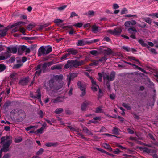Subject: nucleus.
Here are the masks:
<instances>
[{
	"label": "nucleus",
	"mask_w": 158,
	"mask_h": 158,
	"mask_svg": "<svg viewBox=\"0 0 158 158\" xmlns=\"http://www.w3.org/2000/svg\"><path fill=\"white\" fill-rule=\"evenodd\" d=\"M35 26V25L32 24H30L27 27V29L29 30H31Z\"/></svg>",
	"instance_id": "79ce46f5"
},
{
	"label": "nucleus",
	"mask_w": 158,
	"mask_h": 158,
	"mask_svg": "<svg viewBox=\"0 0 158 158\" xmlns=\"http://www.w3.org/2000/svg\"><path fill=\"white\" fill-rule=\"evenodd\" d=\"M120 130L117 127H114L112 130V131L115 134H118L120 131Z\"/></svg>",
	"instance_id": "c756f323"
},
{
	"label": "nucleus",
	"mask_w": 158,
	"mask_h": 158,
	"mask_svg": "<svg viewBox=\"0 0 158 158\" xmlns=\"http://www.w3.org/2000/svg\"><path fill=\"white\" fill-rule=\"evenodd\" d=\"M82 129L83 132L86 134L91 135H93V133L90 131L86 127H82Z\"/></svg>",
	"instance_id": "412c9836"
},
{
	"label": "nucleus",
	"mask_w": 158,
	"mask_h": 158,
	"mask_svg": "<svg viewBox=\"0 0 158 158\" xmlns=\"http://www.w3.org/2000/svg\"><path fill=\"white\" fill-rule=\"evenodd\" d=\"M102 145L105 149L109 150V151L111 152L113 151V149L108 144L106 143H102Z\"/></svg>",
	"instance_id": "a211bd4d"
},
{
	"label": "nucleus",
	"mask_w": 158,
	"mask_h": 158,
	"mask_svg": "<svg viewBox=\"0 0 158 158\" xmlns=\"http://www.w3.org/2000/svg\"><path fill=\"white\" fill-rule=\"evenodd\" d=\"M102 112V109L99 107L96 108L95 112L97 113H100Z\"/></svg>",
	"instance_id": "0e129e2a"
},
{
	"label": "nucleus",
	"mask_w": 158,
	"mask_h": 158,
	"mask_svg": "<svg viewBox=\"0 0 158 158\" xmlns=\"http://www.w3.org/2000/svg\"><path fill=\"white\" fill-rule=\"evenodd\" d=\"M99 60H92V63L89 64V65L90 66H92L94 65L97 66L99 64Z\"/></svg>",
	"instance_id": "a878e982"
},
{
	"label": "nucleus",
	"mask_w": 158,
	"mask_h": 158,
	"mask_svg": "<svg viewBox=\"0 0 158 158\" xmlns=\"http://www.w3.org/2000/svg\"><path fill=\"white\" fill-rule=\"evenodd\" d=\"M63 22V20L59 19H55L54 21L55 23H61Z\"/></svg>",
	"instance_id": "69168bd1"
},
{
	"label": "nucleus",
	"mask_w": 158,
	"mask_h": 158,
	"mask_svg": "<svg viewBox=\"0 0 158 158\" xmlns=\"http://www.w3.org/2000/svg\"><path fill=\"white\" fill-rule=\"evenodd\" d=\"M17 49L16 47H8L7 51L6 52H8L9 54H10V52L13 53H15L17 52Z\"/></svg>",
	"instance_id": "4468645a"
},
{
	"label": "nucleus",
	"mask_w": 158,
	"mask_h": 158,
	"mask_svg": "<svg viewBox=\"0 0 158 158\" xmlns=\"http://www.w3.org/2000/svg\"><path fill=\"white\" fill-rule=\"evenodd\" d=\"M42 55H46L45 48L43 46H41L40 48L38 53V55L39 56H40Z\"/></svg>",
	"instance_id": "ddd939ff"
},
{
	"label": "nucleus",
	"mask_w": 158,
	"mask_h": 158,
	"mask_svg": "<svg viewBox=\"0 0 158 158\" xmlns=\"http://www.w3.org/2000/svg\"><path fill=\"white\" fill-rule=\"evenodd\" d=\"M107 60L106 56H104L102 57L101 58L99 59V62H102V61H105Z\"/></svg>",
	"instance_id": "864d4df0"
},
{
	"label": "nucleus",
	"mask_w": 158,
	"mask_h": 158,
	"mask_svg": "<svg viewBox=\"0 0 158 158\" xmlns=\"http://www.w3.org/2000/svg\"><path fill=\"white\" fill-rule=\"evenodd\" d=\"M37 95L36 97L34 96V97L36 98H37L38 99H40L41 97V94L40 92V90L39 89H38L37 91Z\"/></svg>",
	"instance_id": "e433bc0d"
},
{
	"label": "nucleus",
	"mask_w": 158,
	"mask_h": 158,
	"mask_svg": "<svg viewBox=\"0 0 158 158\" xmlns=\"http://www.w3.org/2000/svg\"><path fill=\"white\" fill-rule=\"evenodd\" d=\"M143 151L144 152H145L147 153H150V149L145 147H143Z\"/></svg>",
	"instance_id": "603ef678"
},
{
	"label": "nucleus",
	"mask_w": 158,
	"mask_h": 158,
	"mask_svg": "<svg viewBox=\"0 0 158 158\" xmlns=\"http://www.w3.org/2000/svg\"><path fill=\"white\" fill-rule=\"evenodd\" d=\"M138 41L143 47H146L147 46V44L145 43L144 41L142 40H138Z\"/></svg>",
	"instance_id": "473e14b6"
},
{
	"label": "nucleus",
	"mask_w": 158,
	"mask_h": 158,
	"mask_svg": "<svg viewBox=\"0 0 158 158\" xmlns=\"http://www.w3.org/2000/svg\"><path fill=\"white\" fill-rule=\"evenodd\" d=\"M63 83L62 82H61L60 83L59 86H57L56 87L55 86L53 89V90L54 91L59 90L63 86Z\"/></svg>",
	"instance_id": "b1692460"
},
{
	"label": "nucleus",
	"mask_w": 158,
	"mask_h": 158,
	"mask_svg": "<svg viewBox=\"0 0 158 158\" xmlns=\"http://www.w3.org/2000/svg\"><path fill=\"white\" fill-rule=\"evenodd\" d=\"M19 31H20V32L24 35H26V34L25 33V29L24 28L19 27Z\"/></svg>",
	"instance_id": "a19ab883"
},
{
	"label": "nucleus",
	"mask_w": 158,
	"mask_h": 158,
	"mask_svg": "<svg viewBox=\"0 0 158 158\" xmlns=\"http://www.w3.org/2000/svg\"><path fill=\"white\" fill-rule=\"evenodd\" d=\"M135 66H135L136 69H137L139 70H140V71H141L142 72H145V71L142 68L139 67L137 65H136L135 64Z\"/></svg>",
	"instance_id": "052dcab7"
},
{
	"label": "nucleus",
	"mask_w": 158,
	"mask_h": 158,
	"mask_svg": "<svg viewBox=\"0 0 158 158\" xmlns=\"http://www.w3.org/2000/svg\"><path fill=\"white\" fill-rule=\"evenodd\" d=\"M25 24V22H23L21 21H19L16 23V26H19L20 27L21 26V24H22L23 25H24Z\"/></svg>",
	"instance_id": "6e6d98bb"
},
{
	"label": "nucleus",
	"mask_w": 158,
	"mask_h": 158,
	"mask_svg": "<svg viewBox=\"0 0 158 158\" xmlns=\"http://www.w3.org/2000/svg\"><path fill=\"white\" fill-rule=\"evenodd\" d=\"M136 23L135 21L132 20L130 21H127L125 22L124 25L127 27H131V26L135 25Z\"/></svg>",
	"instance_id": "9b49d317"
},
{
	"label": "nucleus",
	"mask_w": 158,
	"mask_h": 158,
	"mask_svg": "<svg viewBox=\"0 0 158 158\" xmlns=\"http://www.w3.org/2000/svg\"><path fill=\"white\" fill-rule=\"evenodd\" d=\"M63 111V109L61 108H59L56 109L55 111V112L57 114H60Z\"/></svg>",
	"instance_id": "72a5a7b5"
},
{
	"label": "nucleus",
	"mask_w": 158,
	"mask_h": 158,
	"mask_svg": "<svg viewBox=\"0 0 158 158\" xmlns=\"http://www.w3.org/2000/svg\"><path fill=\"white\" fill-rule=\"evenodd\" d=\"M92 32L94 33L97 32L98 30V27L96 25H93L92 27Z\"/></svg>",
	"instance_id": "7c9ffc66"
},
{
	"label": "nucleus",
	"mask_w": 158,
	"mask_h": 158,
	"mask_svg": "<svg viewBox=\"0 0 158 158\" xmlns=\"http://www.w3.org/2000/svg\"><path fill=\"white\" fill-rule=\"evenodd\" d=\"M17 74L15 73H13L10 75V78L13 81H15L17 78Z\"/></svg>",
	"instance_id": "5701e85b"
},
{
	"label": "nucleus",
	"mask_w": 158,
	"mask_h": 158,
	"mask_svg": "<svg viewBox=\"0 0 158 158\" xmlns=\"http://www.w3.org/2000/svg\"><path fill=\"white\" fill-rule=\"evenodd\" d=\"M85 44V42L84 40H78L76 43L77 46L84 45Z\"/></svg>",
	"instance_id": "c85d7f7f"
},
{
	"label": "nucleus",
	"mask_w": 158,
	"mask_h": 158,
	"mask_svg": "<svg viewBox=\"0 0 158 158\" xmlns=\"http://www.w3.org/2000/svg\"><path fill=\"white\" fill-rule=\"evenodd\" d=\"M138 26L141 28H144L146 27V24L144 22H141V24H138Z\"/></svg>",
	"instance_id": "a18cd8bd"
},
{
	"label": "nucleus",
	"mask_w": 158,
	"mask_h": 158,
	"mask_svg": "<svg viewBox=\"0 0 158 158\" xmlns=\"http://www.w3.org/2000/svg\"><path fill=\"white\" fill-rule=\"evenodd\" d=\"M128 59L130 61H131L132 60H134L136 62L137 64L139 65H140L141 63L139 60L138 59H136L135 57L133 56H129L128 57Z\"/></svg>",
	"instance_id": "aec40b11"
},
{
	"label": "nucleus",
	"mask_w": 158,
	"mask_h": 158,
	"mask_svg": "<svg viewBox=\"0 0 158 158\" xmlns=\"http://www.w3.org/2000/svg\"><path fill=\"white\" fill-rule=\"evenodd\" d=\"M128 31L129 33L131 34L130 37L134 39H136L135 35L137 32V30L134 27H132L128 29Z\"/></svg>",
	"instance_id": "6e6552de"
},
{
	"label": "nucleus",
	"mask_w": 158,
	"mask_h": 158,
	"mask_svg": "<svg viewBox=\"0 0 158 158\" xmlns=\"http://www.w3.org/2000/svg\"><path fill=\"white\" fill-rule=\"evenodd\" d=\"M8 26L6 27L5 29L2 30H0V37H3L6 34V32L8 30Z\"/></svg>",
	"instance_id": "dca6fc26"
},
{
	"label": "nucleus",
	"mask_w": 158,
	"mask_h": 158,
	"mask_svg": "<svg viewBox=\"0 0 158 158\" xmlns=\"http://www.w3.org/2000/svg\"><path fill=\"white\" fill-rule=\"evenodd\" d=\"M78 73H73L70 74L69 76H68L67 80L68 81V85L69 87L70 83L71 80H73L74 78L77 77Z\"/></svg>",
	"instance_id": "9d476101"
},
{
	"label": "nucleus",
	"mask_w": 158,
	"mask_h": 158,
	"mask_svg": "<svg viewBox=\"0 0 158 158\" xmlns=\"http://www.w3.org/2000/svg\"><path fill=\"white\" fill-rule=\"evenodd\" d=\"M63 77L62 75H56L54 76V79L56 80H62Z\"/></svg>",
	"instance_id": "393cba45"
},
{
	"label": "nucleus",
	"mask_w": 158,
	"mask_h": 158,
	"mask_svg": "<svg viewBox=\"0 0 158 158\" xmlns=\"http://www.w3.org/2000/svg\"><path fill=\"white\" fill-rule=\"evenodd\" d=\"M67 5H64L61 7H58V9L60 10H63L67 7Z\"/></svg>",
	"instance_id": "338daca9"
},
{
	"label": "nucleus",
	"mask_w": 158,
	"mask_h": 158,
	"mask_svg": "<svg viewBox=\"0 0 158 158\" xmlns=\"http://www.w3.org/2000/svg\"><path fill=\"white\" fill-rule=\"evenodd\" d=\"M0 139V143L3 144L2 148L0 150V154H2V152H6L9 150V147L12 143V139L11 137L6 136L2 137Z\"/></svg>",
	"instance_id": "f257e3e1"
},
{
	"label": "nucleus",
	"mask_w": 158,
	"mask_h": 158,
	"mask_svg": "<svg viewBox=\"0 0 158 158\" xmlns=\"http://www.w3.org/2000/svg\"><path fill=\"white\" fill-rule=\"evenodd\" d=\"M90 78L92 82V90L94 92L97 91L98 90V88L99 89V86L96 84V82L94 80L92 77H90Z\"/></svg>",
	"instance_id": "1a4fd4ad"
},
{
	"label": "nucleus",
	"mask_w": 158,
	"mask_h": 158,
	"mask_svg": "<svg viewBox=\"0 0 158 158\" xmlns=\"http://www.w3.org/2000/svg\"><path fill=\"white\" fill-rule=\"evenodd\" d=\"M100 53H103L106 56V55H109L112 53V51L109 48L105 47H102L99 49Z\"/></svg>",
	"instance_id": "20e7f679"
},
{
	"label": "nucleus",
	"mask_w": 158,
	"mask_h": 158,
	"mask_svg": "<svg viewBox=\"0 0 158 158\" xmlns=\"http://www.w3.org/2000/svg\"><path fill=\"white\" fill-rule=\"evenodd\" d=\"M147 15L149 16H152V17H155L156 18H158V13L150 14Z\"/></svg>",
	"instance_id": "c03bdc74"
},
{
	"label": "nucleus",
	"mask_w": 158,
	"mask_h": 158,
	"mask_svg": "<svg viewBox=\"0 0 158 158\" xmlns=\"http://www.w3.org/2000/svg\"><path fill=\"white\" fill-rule=\"evenodd\" d=\"M27 48L25 46H22L20 47L19 49V51L21 50L22 51H25Z\"/></svg>",
	"instance_id": "4d7b16f0"
},
{
	"label": "nucleus",
	"mask_w": 158,
	"mask_h": 158,
	"mask_svg": "<svg viewBox=\"0 0 158 158\" xmlns=\"http://www.w3.org/2000/svg\"><path fill=\"white\" fill-rule=\"evenodd\" d=\"M44 130V127H41L40 129H38L37 130L36 132L37 133H40V134H42L43 133V131Z\"/></svg>",
	"instance_id": "8fccbe9b"
},
{
	"label": "nucleus",
	"mask_w": 158,
	"mask_h": 158,
	"mask_svg": "<svg viewBox=\"0 0 158 158\" xmlns=\"http://www.w3.org/2000/svg\"><path fill=\"white\" fill-rule=\"evenodd\" d=\"M122 30L121 27H117L114 30H109L107 32L114 36L118 35L121 33Z\"/></svg>",
	"instance_id": "39448f33"
},
{
	"label": "nucleus",
	"mask_w": 158,
	"mask_h": 158,
	"mask_svg": "<svg viewBox=\"0 0 158 158\" xmlns=\"http://www.w3.org/2000/svg\"><path fill=\"white\" fill-rule=\"evenodd\" d=\"M56 143H54L52 142H48L45 143V145L47 147H51L56 146Z\"/></svg>",
	"instance_id": "2f4dec72"
},
{
	"label": "nucleus",
	"mask_w": 158,
	"mask_h": 158,
	"mask_svg": "<svg viewBox=\"0 0 158 158\" xmlns=\"http://www.w3.org/2000/svg\"><path fill=\"white\" fill-rule=\"evenodd\" d=\"M61 66L60 65H54L51 67V69L52 70L56 69L59 70L61 69Z\"/></svg>",
	"instance_id": "bb28decb"
},
{
	"label": "nucleus",
	"mask_w": 158,
	"mask_h": 158,
	"mask_svg": "<svg viewBox=\"0 0 158 158\" xmlns=\"http://www.w3.org/2000/svg\"><path fill=\"white\" fill-rule=\"evenodd\" d=\"M22 65V64H18L15 65L13 66L14 69H18L21 67Z\"/></svg>",
	"instance_id": "13d9d810"
},
{
	"label": "nucleus",
	"mask_w": 158,
	"mask_h": 158,
	"mask_svg": "<svg viewBox=\"0 0 158 158\" xmlns=\"http://www.w3.org/2000/svg\"><path fill=\"white\" fill-rule=\"evenodd\" d=\"M94 14V12L93 11H89L88 12V14H85L86 15H88L90 16H93Z\"/></svg>",
	"instance_id": "37998d69"
},
{
	"label": "nucleus",
	"mask_w": 158,
	"mask_h": 158,
	"mask_svg": "<svg viewBox=\"0 0 158 158\" xmlns=\"http://www.w3.org/2000/svg\"><path fill=\"white\" fill-rule=\"evenodd\" d=\"M87 106L85 103H83L81 105V110L82 111H85L86 110Z\"/></svg>",
	"instance_id": "58836bf2"
},
{
	"label": "nucleus",
	"mask_w": 158,
	"mask_h": 158,
	"mask_svg": "<svg viewBox=\"0 0 158 158\" xmlns=\"http://www.w3.org/2000/svg\"><path fill=\"white\" fill-rule=\"evenodd\" d=\"M115 73L114 72H112L111 73L110 76H109L107 74H105L103 75V79L104 81L105 82L106 80L112 81L115 78Z\"/></svg>",
	"instance_id": "0eeeda50"
},
{
	"label": "nucleus",
	"mask_w": 158,
	"mask_h": 158,
	"mask_svg": "<svg viewBox=\"0 0 158 158\" xmlns=\"http://www.w3.org/2000/svg\"><path fill=\"white\" fill-rule=\"evenodd\" d=\"M87 106H91L92 105V103L91 102L89 101H85L84 102Z\"/></svg>",
	"instance_id": "de8ad7c7"
},
{
	"label": "nucleus",
	"mask_w": 158,
	"mask_h": 158,
	"mask_svg": "<svg viewBox=\"0 0 158 158\" xmlns=\"http://www.w3.org/2000/svg\"><path fill=\"white\" fill-rule=\"evenodd\" d=\"M103 95V93L102 92L101 90L99 88V94L98 95V98H100Z\"/></svg>",
	"instance_id": "e2e57ef3"
},
{
	"label": "nucleus",
	"mask_w": 158,
	"mask_h": 158,
	"mask_svg": "<svg viewBox=\"0 0 158 158\" xmlns=\"http://www.w3.org/2000/svg\"><path fill=\"white\" fill-rule=\"evenodd\" d=\"M57 99L59 102H62L64 101V97H57Z\"/></svg>",
	"instance_id": "5fc2aeb1"
},
{
	"label": "nucleus",
	"mask_w": 158,
	"mask_h": 158,
	"mask_svg": "<svg viewBox=\"0 0 158 158\" xmlns=\"http://www.w3.org/2000/svg\"><path fill=\"white\" fill-rule=\"evenodd\" d=\"M54 81L53 79H51L49 81V85L50 88L52 89H53L55 86L54 84Z\"/></svg>",
	"instance_id": "4be33fe9"
},
{
	"label": "nucleus",
	"mask_w": 158,
	"mask_h": 158,
	"mask_svg": "<svg viewBox=\"0 0 158 158\" xmlns=\"http://www.w3.org/2000/svg\"><path fill=\"white\" fill-rule=\"evenodd\" d=\"M44 152V150L42 148H40L36 152V154L37 155H40L42 154Z\"/></svg>",
	"instance_id": "49530a36"
},
{
	"label": "nucleus",
	"mask_w": 158,
	"mask_h": 158,
	"mask_svg": "<svg viewBox=\"0 0 158 158\" xmlns=\"http://www.w3.org/2000/svg\"><path fill=\"white\" fill-rule=\"evenodd\" d=\"M10 55L9 54L8 52H5L2 54V55L0 56V60H2L7 59L8 58L10 57Z\"/></svg>",
	"instance_id": "f8f14e48"
},
{
	"label": "nucleus",
	"mask_w": 158,
	"mask_h": 158,
	"mask_svg": "<svg viewBox=\"0 0 158 158\" xmlns=\"http://www.w3.org/2000/svg\"><path fill=\"white\" fill-rule=\"evenodd\" d=\"M41 67V64H40L37 66L35 67V70H37V71L35 72V74L36 75H39L42 72L41 69H40Z\"/></svg>",
	"instance_id": "6ab92c4d"
},
{
	"label": "nucleus",
	"mask_w": 158,
	"mask_h": 158,
	"mask_svg": "<svg viewBox=\"0 0 158 158\" xmlns=\"http://www.w3.org/2000/svg\"><path fill=\"white\" fill-rule=\"evenodd\" d=\"M47 66H49L53 64H54V62L53 61H51L50 62L46 63Z\"/></svg>",
	"instance_id": "774afa93"
},
{
	"label": "nucleus",
	"mask_w": 158,
	"mask_h": 158,
	"mask_svg": "<svg viewBox=\"0 0 158 158\" xmlns=\"http://www.w3.org/2000/svg\"><path fill=\"white\" fill-rule=\"evenodd\" d=\"M85 60H81L78 61L77 60H71L67 61V63L64 66V69H67L68 68L70 69L73 68H77L85 64Z\"/></svg>",
	"instance_id": "f03ea898"
},
{
	"label": "nucleus",
	"mask_w": 158,
	"mask_h": 158,
	"mask_svg": "<svg viewBox=\"0 0 158 158\" xmlns=\"http://www.w3.org/2000/svg\"><path fill=\"white\" fill-rule=\"evenodd\" d=\"M122 105L123 107L126 108L128 110H130L131 109L130 106L128 104H127L125 103H123L122 104Z\"/></svg>",
	"instance_id": "3c124183"
},
{
	"label": "nucleus",
	"mask_w": 158,
	"mask_h": 158,
	"mask_svg": "<svg viewBox=\"0 0 158 158\" xmlns=\"http://www.w3.org/2000/svg\"><path fill=\"white\" fill-rule=\"evenodd\" d=\"M67 52L69 53V55L72 54L75 55L78 52V51L77 49L73 48H70L67 50Z\"/></svg>",
	"instance_id": "2eb2a0df"
},
{
	"label": "nucleus",
	"mask_w": 158,
	"mask_h": 158,
	"mask_svg": "<svg viewBox=\"0 0 158 158\" xmlns=\"http://www.w3.org/2000/svg\"><path fill=\"white\" fill-rule=\"evenodd\" d=\"M52 50V48L51 47H49L45 48L46 54L47 55L50 53Z\"/></svg>",
	"instance_id": "c9c22d12"
},
{
	"label": "nucleus",
	"mask_w": 158,
	"mask_h": 158,
	"mask_svg": "<svg viewBox=\"0 0 158 158\" xmlns=\"http://www.w3.org/2000/svg\"><path fill=\"white\" fill-rule=\"evenodd\" d=\"M142 19L144 21L150 24L152 22V19L149 17L143 18Z\"/></svg>",
	"instance_id": "cd10ccee"
},
{
	"label": "nucleus",
	"mask_w": 158,
	"mask_h": 158,
	"mask_svg": "<svg viewBox=\"0 0 158 158\" xmlns=\"http://www.w3.org/2000/svg\"><path fill=\"white\" fill-rule=\"evenodd\" d=\"M28 82V78H26L20 80L19 82V83L22 85H26Z\"/></svg>",
	"instance_id": "f3484780"
},
{
	"label": "nucleus",
	"mask_w": 158,
	"mask_h": 158,
	"mask_svg": "<svg viewBox=\"0 0 158 158\" xmlns=\"http://www.w3.org/2000/svg\"><path fill=\"white\" fill-rule=\"evenodd\" d=\"M77 86L82 91L80 96L82 97L85 95L86 94V86L85 85L82 84L80 81L77 82Z\"/></svg>",
	"instance_id": "423d86ee"
},
{
	"label": "nucleus",
	"mask_w": 158,
	"mask_h": 158,
	"mask_svg": "<svg viewBox=\"0 0 158 158\" xmlns=\"http://www.w3.org/2000/svg\"><path fill=\"white\" fill-rule=\"evenodd\" d=\"M22 140V139L21 137L16 138L15 139V142L16 143H19Z\"/></svg>",
	"instance_id": "09e8293b"
},
{
	"label": "nucleus",
	"mask_w": 158,
	"mask_h": 158,
	"mask_svg": "<svg viewBox=\"0 0 158 158\" xmlns=\"http://www.w3.org/2000/svg\"><path fill=\"white\" fill-rule=\"evenodd\" d=\"M69 55L68 53L66 54H64L62 55V56L61 58V60H65L67 59V57L69 56Z\"/></svg>",
	"instance_id": "f704fd0d"
},
{
	"label": "nucleus",
	"mask_w": 158,
	"mask_h": 158,
	"mask_svg": "<svg viewBox=\"0 0 158 158\" xmlns=\"http://www.w3.org/2000/svg\"><path fill=\"white\" fill-rule=\"evenodd\" d=\"M19 31V27H16L15 28L13 29L12 30V33H15Z\"/></svg>",
	"instance_id": "680f3d73"
},
{
	"label": "nucleus",
	"mask_w": 158,
	"mask_h": 158,
	"mask_svg": "<svg viewBox=\"0 0 158 158\" xmlns=\"http://www.w3.org/2000/svg\"><path fill=\"white\" fill-rule=\"evenodd\" d=\"M90 53L91 54L95 56L98 55V51L95 50H93L90 51Z\"/></svg>",
	"instance_id": "4c0bfd02"
},
{
	"label": "nucleus",
	"mask_w": 158,
	"mask_h": 158,
	"mask_svg": "<svg viewBox=\"0 0 158 158\" xmlns=\"http://www.w3.org/2000/svg\"><path fill=\"white\" fill-rule=\"evenodd\" d=\"M12 113L15 114L17 117L16 121L18 122H22L25 117V113L24 111L21 110L16 109L13 110Z\"/></svg>",
	"instance_id": "7ed1b4c3"
},
{
	"label": "nucleus",
	"mask_w": 158,
	"mask_h": 158,
	"mask_svg": "<svg viewBox=\"0 0 158 158\" xmlns=\"http://www.w3.org/2000/svg\"><path fill=\"white\" fill-rule=\"evenodd\" d=\"M6 68V66L3 64H0V72L4 71Z\"/></svg>",
	"instance_id": "ea45409f"
},
{
	"label": "nucleus",
	"mask_w": 158,
	"mask_h": 158,
	"mask_svg": "<svg viewBox=\"0 0 158 158\" xmlns=\"http://www.w3.org/2000/svg\"><path fill=\"white\" fill-rule=\"evenodd\" d=\"M83 24L81 23H76L73 25V26L78 27H82Z\"/></svg>",
	"instance_id": "bf43d9fd"
}]
</instances>
